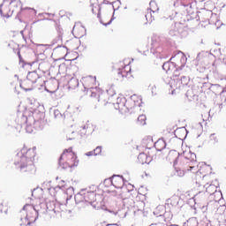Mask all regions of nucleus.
Returning a JSON list of instances; mask_svg holds the SVG:
<instances>
[{
    "label": "nucleus",
    "instance_id": "1",
    "mask_svg": "<svg viewBox=\"0 0 226 226\" xmlns=\"http://www.w3.org/2000/svg\"><path fill=\"white\" fill-rule=\"evenodd\" d=\"M34 156H36L34 149L23 147L18 153L14 163L22 172H33L34 170Z\"/></svg>",
    "mask_w": 226,
    "mask_h": 226
},
{
    "label": "nucleus",
    "instance_id": "2",
    "mask_svg": "<svg viewBox=\"0 0 226 226\" xmlns=\"http://www.w3.org/2000/svg\"><path fill=\"white\" fill-rule=\"evenodd\" d=\"M19 86L24 91H33L34 87H43L45 79L40 77L36 71H34L28 72L26 79H23Z\"/></svg>",
    "mask_w": 226,
    "mask_h": 226
},
{
    "label": "nucleus",
    "instance_id": "3",
    "mask_svg": "<svg viewBox=\"0 0 226 226\" xmlns=\"http://www.w3.org/2000/svg\"><path fill=\"white\" fill-rule=\"evenodd\" d=\"M58 165L61 169H72L79 165V160L77 154L73 152V148L69 147L64 150L58 160Z\"/></svg>",
    "mask_w": 226,
    "mask_h": 226
},
{
    "label": "nucleus",
    "instance_id": "4",
    "mask_svg": "<svg viewBox=\"0 0 226 226\" xmlns=\"http://www.w3.org/2000/svg\"><path fill=\"white\" fill-rule=\"evenodd\" d=\"M183 163H185L187 165L186 167L184 168V170H190L193 174L197 172V154L195 153L192 152H186L184 154V156L180 157Z\"/></svg>",
    "mask_w": 226,
    "mask_h": 226
},
{
    "label": "nucleus",
    "instance_id": "5",
    "mask_svg": "<svg viewBox=\"0 0 226 226\" xmlns=\"http://www.w3.org/2000/svg\"><path fill=\"white\" fill-rule=\"evenodd\" d=\"M58 87H64V89H68V91L77 89L79 87V79L77 78L70 79V76H64L58 82Z\"/></svg>",
    "mask_w": 226,
    "mask_h": 226
},
{
    "label": "nucleus",
    "instance_id": "6",
    "mask_svg": "<svg viewBox=\"0 0 226 226\" xmlns=\"http://www.w3.org/2000/svg\"><path fill=\"white\" fill-rule=\"evenodd\" d=\"M36 201L33 202V205L26 204L23 207V211L26 214V220H35L36 216L38 215V212H36Z\"/></svg>",
    "mask_w": 226,
    "mask_h": 226
},
{
    "label": "nucleus",
    "instance_id": "7",
    "mask_svg": "<svg viewBox=\"0 0 226 226\" xmlns=\"http://www.w3.org/2000/svg\"><path fill=\"white\" fill-rule=\"evenodd\" d=\"M110 183L116 188L124 187V178L123 176L113 175L111 178L104 180V184Z\"/></svg>",
    "mask_w": 226,
    "mask_h": 226
},
{
    "label": "nucleus",
    "instance_id": "8",
    "mask_svg": "<svg viewBox=\"0 0 226 226\" xmlns=\"http://www.w3.org/2000/svg\"><path fill=\"white\" fill-rule=\"evenodd\" d=\"M117 110H122L123 112H128V106H126V98L117 97L115 104Z\"/></svg>",
    "mask_w": 226,
    "mask_h": 226
},
{
    "label": "nucleus",
    "instance_id": "9",
    "mask_svg": "<svg viewBox=\"0 0 226 226\" xmlns=\"http://www.w3.org/2000/svg\"><path fill=\"white\" fill-rule=\"evenodd\" d=\"M154 216L159 218V222H165V215H170V213H165V207L158 206L154 211Z\"/></svg>",
    "mask_w": 226,
    "mask_h": 226
},
{
    "label": "nucleus",
    "instance_id": "10",
    "mask_svg": "<svg viewBox=\"0 0 226 226\" xmlns=\"http://www.w3.org/2000/svg\"><path fill=\"white\" fill-rule=\"evenodd\" d=\"M82 81L85 89H91V87L96 86V77L87 76L82 78Z\"/></svg>",
    "mask_w": 226,
    "mask_h": 226
},
{
    "label": "nucleus",
    "instance_id": "11",
    "mask_svg": "<svg viewBox=\"0 0 226 226\" xmlns=\"http://www.w3.org/2000/svg\"><path fill=\"white\" fill-rule=\"evenodd\" d=\"M83 200L85 202L93 206V207H96V205H94V202H96V193L94 192H87L84 193Z\"/></svg>",
    "mask_w": 226,
    "mask_h": 226
},
{
    "label": "nucleus",
    "instance_id": "12",
    "mask_svg": "<svg viewBox=\"0 0 226 226\" xmlns=\"http://www.w3.org/2000/svg\"><path fill=\"white\" fill-rule=\"evenodd\" d=\"M183 33V24L181 23H175L171 26L170 30V36H179Z\"/></svg>",
    "mask_w": 226,
    "mask_h": 226
},
{
    "label": "nucleus",
    "instance_id": "13",
    "mask_svg": "<svg viewBox=\"0 0 226 226\" xmlns=\"http://www.w3.org/2000/svg\"><path fill=\"white\" fill-rule=\"evenodd\" d=\"M72 34L82 37L86 34V28L80 23H77L72 28Z\"/></svg>",
    "mask_w": 226,
    "mask_h": 226
},
{
    "label": "nucleus",
    "instance_id": "14",
    "mask_svg": "<svg viewBox=\"0 0 226 226\" xmlns=\"http://www.w3.org/2000/svg\"><path fill=\"white\" fill-rule=\"evenodd\" d=\"M12 13L13 12H11V11L9 9L8 5L5 4H0V15H2V17L8 19V17H10Z\"/></svg>",
    "mask_w": 226,
    "mask_h": 226
},
{
    "label": "nucleus",
    "instance_id": "15",
    "mask_svg": "<svg viewBox=\"0 0 226 226\" xmlns=\"http://www.w3.org/2000/svg\"><path fill=\"white\" fill-rule=\"evenodd\" d=\"M32 197L34 198V200H39L40 202H45V198L43 197V190L35 189L32 192Z\"/></svg>",
    "mask_w": 226,
    "mask_h": 226
},
{
    "label": "nucleus",
    "instance_id": "16",
    "mask_svg": "<svg viewBox=\"0 0 226 226\" xmlns=\"http://www.w3.org/2000/svg\"><path fill=\"white\" fill-rule=\"evenodd\" d=\"M57 52L60 57L58 59H64L66 56H68V48L66 46H63V44L57 45Z\"/></svg>",
    "mask_w": 226,
    "mask_h": 226
},
{
    "label": "nucleus",
    "instance_id": "17",
    "mask_svg": "<svg viewBox=\"0 0 226 226\" xmlns=\"http://www.w3.org/2000/svg\"><path fill=\"white\" fill-rule=\"evenodd\" d=\"M122 202L124 207H127L132 211H135V201L132 199H124Z\"/></svg>",
    "mask_w": 226,
    "mask_h": 226
},
{
    "label": "nucleus",
    "instance_id": "18",
    "mask_svg": "<svg viewBox=\"0 0 226 226\" xmlns=\"http://www.w3.org/2000/svg\"><path fill=\"white\" fill-rule=\"evenodd\" d=\"M10 8L12 10L11 13H13V11H17L22 8V2L20 0H13L11 2Z\"/></svg>",
    "mask_w": 226,
    "mask_h": 226
},
{
    "label": "nucleus",
    "instance_id": "19",
    "mask_svg": "<svg viewBox=\"0 0 226 226\" xmlns=\"http://www.w3.org/2000/svg\"><path fill=\"white\" fill-rule=\"evenodd\" d=\"M170 72H173L174 77H179V75H181V73L179 72H181V70L174 62H170Z\"/></svg>",
    "mask_w": 226,
    "mask_h": 226
},
{
    "label": "nucleus",
    "instance_id": "20",
    "mask_svg": "<svg viewBox=\"0 0 226 226\" xmlns=\"http://www.w3.org/2000/svg\"><path fill=\"white\" fill-rule=\"evenodd\" d=\"M179 197L172 196L170 199L167 200V203L170 206H172V207H181V205H179Z\"/></svg>",
    "mask_w": 226,
    "mask_h": 226
},
{
    "label": "nucleus",
    "instance_id": "21",
    "mask_svg": "<svg viewBox=\"0 0 226 226\" xmlns=\"http://www.w3.org/2000/svg\"><path fill=\"white\" fill-rule=\"evenodd\" d=\"M154 147L156 151H163V149L167 147V143L165 142V140L160 139L154 143Z\"/></svg>",
    "mask_w": 226,
    "mask_h": 226
},
{
    "label": "nucleus",
    "instance_id": "22",
    "mask_svg": "<svg viewBox=\"0 0 226 226\" xmlns=\"http://www.w3.org/2000/svg\"><path fill=\"white\" fill-rule=\"evenodd\" d=\"M128 68L130 67L125 65L123 69H118L117 75L119 79H124V77H128V73H130V71H126Z\"/></svg>",
    "mask_w": 226,
    "mask_h": 226
},
{
    "label": "nucleus",
    "instance_id": "23",
    "mask_svg": "<svg viewBox=\"0 0 226 226\" xmlns=\"http://www.w3.org/2000/svg\"><path fill=\"white\" fill-rule=\"evenodd\" d=\"M98 102H102L103 105H107L109 103V95L106 93H101L98 94Z\"/></svg>",
    "mask_w": 226,
    "mask_h": 226
},
{
    "label": "nucleus",
    "instance_id": "24",
    "mask_svg": "<svg viewBox=\"0 0 226 226\" xmlns=\"http://www.w3.org/2000/svg\"><path fill=\"white\" fill-rule=\"evenodd\" d=\"M89 89V91H90V93H91V94H90V96L92 97V98H97L98 99V94H100L101 93H100V88H98V87H91L90 88H88Z\"/></svg>",
    "mask_w": 226,
    "mask_h": 226
},
{
    "label": "nucleus",
    "instance_id": "25",
    "mask_svg": "<svg viewBox=\"0 0 226 226\" xmlns=\"http://www.w3.org/2000/svg\"><path fill=\"white\" fill-rule=\"evenodd\" d=\"M138 161L141 165H144V163H147V154L141 153L138 155Z\"/></svg>",
    "mask_w": 226,
    "mask_h": 226
},
{
    "label": "nucleus",
    "instance_id": "26",
    "mask_svg": "<svg viewBox=\"0 0 226 226\" xmlns=\"http://www.w3.org/2000/svg\"><path fill=\"white\" fill-rule=\"evenodd\" d=\"M178 84H181V86H188L190 84V78L188 76H181Z\"/></svg>",
    "mask_w": 226,
    "mask_h": 226
},
{
    "label": "nucleus",
    "instance_id": "27",
    "mask_svg": "<svg viewBox=\"0 0 226 226\" xmlns=\"http://www.w3.org/2000/svg\"><path fill=\"white\" fill-rule=\"evenodd\" d=\"M132 100L134 102V106L135 107H140V103H142V97L141 96H137V95H132Z\"/></svg>",
    "mask_w": 226,
    "mask_h": 226
},
{
    "label": "nucleus",
    "instance_id": "28",
    "mask_svg": "<svg viewBox=\"0 0 226 226\" xmlns=\"http://www.w3.org/2000/svg\"><path fill=\"white\" fill-rule=\"evenodd\" d=\"M46 91L48 93H56V91H57V88L56 87V85H54V83L49 82L48 84V87H46Z\"/></svg>",
    "mask_w": 226,
    "mask_h": 226
},
{
    "label": "nucleus",
    "instance_id": "29",
    "mask_svg": "<svg viewBox=\"0 0 226 226\" xmlns=\"http://www.w3.org/2000/svg\"><path fill=\"white\" fill-rule=\"evenodd\" d=\"M181 54V59H180V63L181 65L178 67L180 71L183 70V68H185V64H186V56H185V54H183V52H180Z\"/></svg>",
    "mask_w": 226,
    "mask_h": 226
},
{
    "label": "nucleus",
    "instance_id": "30",
    "mask_svg": "<svg viewBox=\"0 0 226 226\" xmlns=\"http://www.w3.org/2000/svg\"><path fill=\"white\" fill-rule=\"evenodd\" d=\"M150 5V11H152L153 13H156V11H158V5L156 4V2L154 1H151L149 3Z\"/></svg>",
    "mask_w": 226,
    "mask_h": 226
},
{
    "label": "nucleus",
    "instance_id": "31",
    "mask_svg": "<svg viewBox=\"0 0 226 226\" xmlns=\"http://www.w3.org/2000/svg\"><path fill=\"white\" fill-rule=\"evenodd\" d=\"M209 139L212 142V144H218L219 142V139H218V135H216V133H212L209 136Z\"/></svg>",
    "mask_w": 226,
    "mask_h": 226
},
{
    "label": "nucleus",
    "instance_id": "32",
    "mask_svg": "<svg viewBox=\"0 0 226 226\" xmlns=\"http://www.w3.org/2000/svg\"><path fill=\"white\" fill-rule=\"evenodd\" d=\"M181 6H184V8H185L187 13H190V11H192V3L191 2H188V3L181 2Z\"/></svg>",
    "mask_w": 226,
    "mask_h": 226
},
{
    "label": "nucleus",
    "instance_id": "33",
    "mask_svg": "<svg viewBox=\"0 0 226 226\" xmlns=\"http://www.w3.org/2000/svg\"><path fill=\"white\" fill-rule=\"evenodd\" d=\"M81 135H86L87 133V130H89V121H87L86 124L81 126Z\"/></svg>",
    "mask_w": 226,
    "mask_h": 226
},
{
    "label": "nucleus",
    "instance_id": "34",
    "mask_svg": "<svg viewBox=\"0 0 226 226\" xmlns=\"http://www.w3.org/2000/svg\"><path fill=\"white\" fill-rule=\"evenodd\" d=\"M138 123H139V124H141L142 126H144V124H146V116L145 115L139 116Z\"/></svg>",
    "mask_w": 226,
    "mask_h": 226
},
{
    "label": "nucleus",
    "instance_id": "35",
    "mask_svg": "<svg viewBox=\"0 0 226 226\" xmlns=\"http://www.w3.org/2000/svg\"><path fill=\"white\" fill-rule=\"evenodd\" d=\"M146 19H147V22H149V24H151V22H153V20H154V17H153V14L151 13V11L147 12L145 15Z\"/></svg>",
    "mask_w": 226,
    "mask_h": 226
},
{
    "label": "nucleus",
    "instance_id": "36",
    "mask_svg": "<svg viewBox=\"0 0 226 226\" xmlns=\"http://www.w3.org/2000/svg\"><path fill=\"white\" fill-rule=\"evenodd\" d=\"M170 61L164 63L162 65V70H164L166 73H169L170 72Z\"/></svg>",
    "mask_w": 226,
    "mask_h": 226
},
{
    "label": "nucleus",
    "instance_id": "37",
    "mask_svg": "<svg viewBox=\"0 0 226 226\" xmlns=\"http://www.w3.org/2000/svg\"><path fill=\"white\" fill-rule=\"evenodd\" d=\"M107 96H114V94H116V91L114 90V88L111 87H109L107 91H106Z\"/></svg>",
    "mask_w": 226,
    "mask_h": 226
},
{
    "label": "nucleus",
    "instance_id": "38",
    "mask_svg": "<svg viewBox=\"0 0 226 226\" xmlns=\"http://www.w3.org/2000/svg\"><path fill=\"white\" fill-rule=\"evenodd\" d=\"M63 41V28L58 26V42Z\"/></svg>",
    "mask_w": 226,
    "mask_h": 226
},
{
    "label": "nucleus",
    "instance_id": "39",
    "mask_svg": "<svg viewBox=\"0 0 226 226\" xmlns=\"http://www.w3.org/2000/svg\"><path fill=\"white\" fill-rule=\"evenodd\" d=\"M102 154V147H97L95 149H94V156H98V154Z\"/></svg>",
    "mask_w": 226,
    "mask_h": 226
},
{
    "label": "nucleus",
    "instance_id": "40",
    "mask_svg": "<svg viewBox=\"0 0 226 226\" xmlns=\"http://www.w3.org/2000/svg\"><path fill=\"white\" fill-rule=\"evenodd\" d=\"M176 175L178 176L179 177H183V176H185V170H177Z\"/></svg>",
    "mask_w": 226,
    "mask_h": 226
},
{
    "label": "nucleus",
    "instance_id": "41",
    "mask_svg": "<svg viewBox=\"0 0 226 226\" xmlns=\"http://www.w3.org/2000/svg\"><path fill=\"white\" fill-rule=\"evenodd\" d=\"M66 193H67V195L72 197V195L73 194V187H67L66 188Z\"/></svg>",
    "mask_w": 226,
    "mask_h": 226
},
{
    "label": "nucleus",
    "instance_id": "42",
    "mask_svg": "<svg viewBox=\"0 0 226 226\" xmlns=\"http://www.w3.org/2000/svg\"><path fill=\"white\" fill-rule=\"evenodd\" d=\"M64 70V72H66V65L65 64H60L58 67V73H61V71Z\"/></svg>",
    "mask_w": 226,
    "mask_h": 226
},
{
    "label": "nucleus",
    "instance_id": "43",
    "mask_svg": "<svg viewBox=\"0 0 226 226\" xmlns=\"http://www.w3.org/2000/svg\"><path fill=\"white\" fill-rule=\"evenodd\" d=\"M58 188H66V184L64 183V181L61 180L59 183H58Z\"/></svg>",
    "mask_w": 226,
    "mask_h": 226
},
{
    "label": "nucleus",
    "instance_id": "44",
    "mask_svg": "<svg viewBox=\"0 0 226 226\" xmlns=\"http://www.w3.org/2000/svg\"><path fill=\"white\" fill-rule=\"evenodd\" d=\"M115 215H118L119 216H126V212L119 211V212H116Z\"/></svg>",
    "mask_w": 226,
    "mask_h": 226
},
{
    "label": "nucleus",
    "instance_id": "45",
    "mask_svg": "<svg viewBox=\"0 0 226 226\" xmlns=\"http://www.w3.org/2000/svg\"><path fill=\"white\" fill-rule=\"evenodd\" d=\"M154 52H155V54H162V47L156 48L155 50H154Z\"/></svg>",
    "mask_w": 226,
    "mask_h": 226
},
{
    "label": "nucleus",
    "instance_id": "46",
    "mask_svg": "<svg viewBox=\"0 0 226 226\" xmlns=\"http://www.w3.org/2000/svg\"><path fill=\"white\" fill-rule=\"evenodd\" d=\"M151 226H167L164 222L153 223Z\"/></svg>",
    "mask_w": 226,
    "mask_h": 226
},
{
    "label": "nucleus",
    "instance_id": "47",
    "mask_svg": "<svg viewBox=\"0 0 226 226\" xmlns=\"http://www.w3.org/2000/svg\"><path fill=\"white\" fill-rule=\"evenodd\" d=\"M179 132H181L182 133H186V129L185 127L180 128L177 131V133H179Z\"/></svg>",
    "mask_w": 226,
    "mask_h": 226
},
{
    "label": "nucleus",
    "instance_id": "48",
    "mask_svg": "<svg viewBox=\"0 0 226 226\" xmlns=\"http://www.w3.org/2000/svg\"><path fill=\"white\" fill-rule=\"evenodd\" d=\"M86 155L87 156H93V155H94V150L90 151V152L87 153Z\"/></svg>",
    "mask_w": 226,
    "mask_h": 226
},
{
    "label": "nucleus",
    "instance_id": "49",
    "mask_svg": "<svg viewBox=\"0 0 226 226\" xmlns=\"http://www.w3.org/2000/svg\"><path fill=\"white\" fill-rule=\"evenodd\" d=\"M4 205H3V203H0V212L3 213V211L4 210Z\"/></svg>",
    "mask_w": 226,
    "mask_h": 226
},
{
    "label": "nucleus",
    "instance_id": "50",
    "mask_svg": "<svg viewBox=\"0 0 226 226\" xmlns=\"http://www.w3.org/2000/svg\"><path fill=\"white\" fill-rule=\"evenodd\" d=\"M152 94H156V87H152Z\"/></svg>",
    "mask_w": 226,
    "mask_h": 226
},
{
    "label": "nucleus",
    "instance_id": "51",
    "mask_svg": "<svg viewBox=\"0 0 226 226\" xmlns=\"http://www.w3.org/2000/svg\"><path fill=\"white\" fill-rule=\"evenodd\" d=\"M11 1H13V0H4V4L5 3H8L9 6H11Z\"/></svg>",
    "mask_w": 226,
    "mask_h": 226
},
{
    "label": "nucleus",
    "instance_id": "52",
    "mask_svg": "<svg viewBox=\"0 0 226 226\" xmlns=\"http://www.w3.org/2000/svg\"><path fill=\"white\" fill-rule=\"evenodd\" d=\"M212 188H215V185H209V186L207 188V192H209V190H212Z\"/></svg>",
    "mask_w": 226,
    "mask_h": 226
},
{
    "label": "nucleus",
    "instance_id": "53",
    "mask_svg": "<svg viewBox=\"0 0 226 226\" xmlns=\"http://www.w3.org/2000/svg\"><path fill=\"white\" fill-rule=\"evenodd\" d=\"M18 56L19 57V60L22 61V55H20V51H18Z\"/></svg>",
    "mask_w": 226,
    "mask_h": 226
},
{
    "label": "nucleus",
    "instance_id": "54",
    "mask_svg": "<svg viewBox=\"0 0 226 226\" xmlns=\"http://www.w3.org/2000/svg\"><path fill=\"white\" fill-rule=\"evenodd\" d=\"M200 197V194H197L195 197H194V200H199V198Z\"/></svg>",
    "mask_w": 226,
    "mask_h": 226
},
{
    "label": "nucleus",
    "instance_id": "55",
    "mask_svg": "<svg viewBox=\"0 0 226 226\" xmlns=\"http://www.w3.org/2000/svg\"><path fill=\"white\" fill-rule=\"evenodd\" d=\"M107 226H118L117 224H108Z\"/></svg>",
    "mask_w": 226,
    "mask_h": 226
},
{
    "label": "nucleus",
    "instance_id": "56",
    "mask_svg": "<svg viewBox=\"0 0 226 226\" xmlns=\"http://www.w3.org/2000/svg\"><path fill=\"white\" fill-rule=\"evenodd\" d=\"M110 22H111V21L106 23L105 26H109Z\"/></svg>",
    "mask_w": 226,
    "mask_h": 226
},
{
    "label": "nucleus",
    "instance_id": "57",
    "mask_svg": "<svg viewBox=\"0 0 226 226\" xmlns=\"http://www.w3.org/2000/svg\"><path fill=\"white\" fill-rule=\"evenodd\" d=\"M93 13H94V9H92Z\"/></svg>",
    "mask_w": 226,
    "mask_h": 226
},
{
    "label": "nucleus",
    "instance_id": "58",
    "mask_svg": "<svg viewBox=\"0 0 226 226\" xmlns=\"http://www.w3.org/2000/svg\"><path fill=\"white\" fill-rule=\"evenodd\" d=\"M200 56V55H198L197 59H199Z\"/></svg>",
    "mask_w": 226,
    "mask_h": 226
},
{
    "label": "nucleus",
    "instance_id": "59",
    "mask_svg": "<svg viewBox=\"0 0 226 226\" xmlns=\"http://www.w3.org/2000/svg\"><path fill=\"white\" fill-rule=\"evenodd\" d=\"M176 162H177V160L175 161L174 165H176Z\"/></svg>",
    "mask_w": 226,
    "mask_h": 226
},
{
    "label": "nucleus",
    "instance_id": "60",
    "mask_svg": "<svg viewBox=\"0 0 226 226\" xmlns=\"http://www.w3.org/2000/svg\"><path fill=\"white\" fill-rule=\"evenodd\" d=\"M154 50V49H152L151 51L153 52Z\"/></svg>",
    "mask_w": 226,
    "mask_h": 226
},
{
    "label": "nucleus",
    "instance_id": "61",
    "mask_svg": "<svg viewBox=\"0 0 226 226\" xmlns=\"http://www.w3.org/2000/svg\"><path fill=\"white\" fill-rule=\"evenodd\" d=\"M97 17H100V13H98Z\"/></svg>",
    "mask_w": 226,
    "mask_h": 226
},
{
    "label": "nucleus",
    "instance_id": "62",
    "mask_svg": "<svg viewBox=\"0 0 226 226\" xmlns=\"http://www.w3.org/2000/svg\"><path fill=\"white\" fill-rule=\"evenodd\" d=\"M68 213H72L71 211H68Z\"/></svg>",
    "mask_w": 226,
    "mask_h": 226
}]
</instances>
